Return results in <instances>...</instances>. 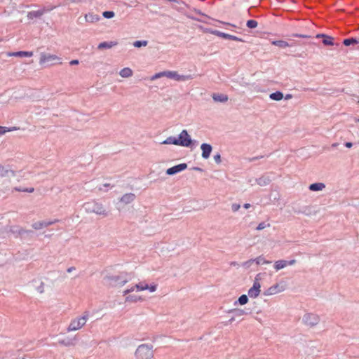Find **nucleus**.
<instances>
[{"label":"nucleus","instance_id":"obj_53","mask_svg":"<svg viewBox=\"0 0 359 359\" xmlns=\"http://www.w3.org/2000/svg\"><path fill=\"white\" fill-rule=\"evenodd\" d=\"M357 121H358V122H359V119H358V120H357Z\"/></svg>","mask_w":359,"mask_h":359},{"label":"nucleus","instance_id":"obj_11","mask_svg":"<svg viewBox=\"0 0 359 359\" xmlns=\"http://www.w3.org/2000/svg\"><path fill=\"white\" fill-rule=\"evenodd\" d=\"M208 32L212 34L216 35L217 36L224 38V39H231V40L236 41H243V39H241V38H238L233 35H231L229 34L222 32L218 30H208Z\"/></svg>","mask_w":359,"mask_h":359},{"label":"nucleus","instance_id":"obj_37","mask_svg":"<svg viewBox=\"0 0 359 359\" xmlns=\"http://www.w3.org/2000/svg\"><path fill=\"white\" fill-rule=\"evenodd\" d=\"M41 15V12L35 11V12L29 13L28 16L32 18V17H38V16H40Z\"/></svg>","mask_w":359,"mask_h":359},{"label":"nucleus","instance_id":"obj_5","mask_svg":"<svg viewBox=\"0 0 359 359\" xmlns=\"http://www.w3.org/2000/svg\"><path fill=\"white\" fill-rule=\"evenodd\" d=\"M157 289L156 284H151L149 285L147 283L142 281L135 284L130 288H128L123 292V295H126L129 293H132L135 290L137 291H144L148 290L151 292H154Z\"/></svg>","mask_w":359,"mask_h":359},{"label":"nucleus","instance_id":"obj_25","mask_svg":"<svg viewBox=\"0 0 359 359\" xmlns=\"http://www.w3.org/2000/svg\"><path fill=\"white\" fill-rule=\"evenodd\" d=\"M325 187L323 183H313L309 186V189L313 191H321Z\"/></svg>","mask_w":359,"mask_h":359},{"label":"nucleus","instance_id":"obj_45","mask_svg":"<svg viewBox=\"0 0 359 359\" xmlns=\"http://www.w3.org/2000/svg\"><path fill=\"white\" fill-rule=\"evenodd\" d=\"M292 97V95L291 94H287L285 96H284L283 98L285 100H290Z\"/></svg>","mask_w":359,"mask_h":359},{"label":"nucleus","instance_id":"obj_32","mask_svg":"<svg viewBox=\"0 0 359 359\" xmlns=\"http://www.w3.org/2000/svg\"><path fill=\"white\" fill-rule=\"evenodd\" d=\"M13 190L16 191H22V192H27V193H33L34 191V189L33 187L25 188V189H22L20 187H15L13 189Z\"/></svg>","mask_w":359,"mask_h":359},{"label":"nucleus","instance_id":"obj_33","mask_svg":"<svg viewBox=\"0 0 359 359\" xmlns=\"http://www.w3.org/2000/svg\"><path fill=\"white\" fill-rule=\"evenodd\" d=\"M148 44V41H136L133 43V46L136 48H140L142 46H146Z\"/></svg>","mask_w":359,"mask_h":359},{"label":"nucleus","instance_id":"obj_47","mask_svg":"<svg viewBox=\"0 0 359 359\" xmlns=\"http://www.w3.org/2000/svg\"><path fill=\"white\" fill-rule=\"evenodd\" d=\"M180 135H188V132L187 130H182Z\"/></svg>","mask_w":359,"mask_h":359},{"label":"nucleus","instance_id":"obj_35","mask_svg":"<svg viewBox=\"0 0 359 359\" xmlns=\"http://www.w3.org/2000/svg\"><path fill=\"white\" fill-rule=\"evenodd\" d=\"M246 25H247L248 27L251 28V29H254V28H256L257 27L258 23H257V22L256 20H248Z\"/></svg>","mask_w":359,"mask_h":359},{"label":"nucleus","instance_id":"obj_39","mask_svg":"<svg viewBox=\"0 0 359 359\" xmlns=\"http://www.w3.org/2000/svg\"><path fill=\"white\" fill-rule=\"evenodd\" d=\"M266 226V225L264 223L262 222V223L259 224V225L257 226V230H258V231L262 230Z\"/></svg>","mask_w":359,"mask_h":359},{"label":"nucleus","instance_id":"obj_30","mask_svg":"<svg viewBox=\"0 0 359 359\" xmlns=\"http://www.w3.org/2000/svg\"><path fill=\"white\" fill-rule=\"evenodd\" d=\"M323 43L326 46H333V38L329 36L325 35L323 37Z\"/></svg>","mask_w":359,"mask_h":359},{"label":"nucleus","instance_id":"obj_17","mask_svg":"<svg viewBox=\"0 0 359 359\" xmlns=\"http://www.w3.org/2000/svg\"><path fill=\"white\" fill-rule=\"evenodd\" d=\"M23 132L24 130L21 129L20 127L16 126H11V127H4V126H0V135H4L6 133H12V132Z\"/></svg>","mask_w":359,"mask_h":359},{"label":"nucleus","instance_id":"obj_8","mask_svg":"<svg viewBox=\"0 0 359 359\" xmlns=\"http://www.w3.org/2000/svg\"><path fill=\"white\" fill-rule=\"evenodd\" d=\"M168 78L176 81H186L192 79L191 75H180L176 71H168Z\"/></svg>","mask_w":359,"mask_h":359},{"label":"nucleus","instance_id":"obj_51","mask_svg":"<svg viewBox=\"0 0 359 359\" xmlns=\"http://www.w3.org/2000/svg\"><path fill=\"white\" fill-rule=\"evenodd\" d=\"M250 207V204H249V203H245L244 205V208H246V209L249 208Z\"/></svg>","mask_w":359,"mask_h":359},{"label":"nucleus","instance_id":"obj_29","mask_svg":"<svg viewBox=\"0 0 359 359\" xmlns=\"http://www.w3.org/2000/svg\"><path fill=\"white\" fill-rule=\"evenodd\" d=\"M272 44L278 46L282 48L290 46L289 43L285 41L278 40L272 41Z\"/></svg>","mask_w":359,"mask_h":359},{"label":"nucleus","instance_id":"obj_26","mask_svg":"<svg viewBox=\"0 0 359 359\" xmlns=\"http://www.w3.org/2000/svg\"><path fill=\"white\" fill-rule=\"evenodd\" d=\"M255 262L256 264H258V265L259 264H270L271 263V262L266 260L263 257L260 256V257H257L255 259L249 260L245 264H250V263H252V262Z\"/></svg>","mask_w":359,"mask_h":359},{"label":"nucleus","instance_id":"obj_44","mask_svg":"<svg viewBox=\"0 0 359 359\" xmlns=\"http://www.w3.org/2000/svg\"><path fill=\"white\" fill-rule=\"evenodd\" d=\"M294 36H297V37H301V38H308L309 37V36L307 35H303V34H294Z\"/></svg>","mask_w":359,"mask_h":359},{"label":"nucleus","instance_id":"obj_1","mask_svg":"<svg viewBox=\"0 0 359 359\" xmlns=\"http://www.w3.org/2000/svg\"><path fill=\"white\" fill-rule=\"evenodd\" d=\"M104 280L108 285L119 288L127 284L130 280V278L128 273L122 271L117 275L107 276Z\"/></svg>","mask_w":359,"mask_h":359},{"label":"nucleus","instance_id":"obj_4","mask_svg":"<svg viewBox=\"0 0 359 359\" xmlns=\"http://www.w3.org/2000/svg\"><path fill=\"white\" fill-rule=\"evenodd\" d=\"M39 64L44 67L54 65L55 64H62L61 58L56 55L41 53Z\"/></svg>","mask_w":359,"mask_h":359},{"label":"nucleus","instance_id":"obj_43","mask_svg":"<svg viewBox=\"0 0 359 359\" xmlns=\"http://www.w3.org/2000/svg\"><path fill=\"white\" fill-rule=\"evenodd\" d=\"M79 63V60H73L72 61H70L69 64L71 65H78Z\"/></svg>","mask_w":359,"mask_h":359},{"label":"nucleus","instance_id":"obj_50","mask_svg":"<svg viewBox=\"0 0 359 359\" xmlns=\"http://www.w3.org/2000/svg\"><path fill=\"white\" fill-rule=\"evenodd\" d=\"M346 147H348V148H350L352 147V143L351 142H346Z\"/></svg>","mask_w":359,"mask_h":359},{"label":"nucleus","instance_id":"obj_13","mask_svg":"<svg viewBox=\"0 0 359 359\" xmlns=\"http://www.w3.org/2000/svg\"><path fill=\"white\" fill-rule=\"evenodd\" d=\"M126 296L125 302L129 303H137L138 302H143L144 298L137 294H128Z\"/></svg>","mask_w":359,"mask_h":359},{"label":"nucleus","instance_id":"obj_7","mask_svg":"<svg viewBox=\"0 0 359 359\" xmlns=\"http://www.w3.org/2000/svg\"><path fill=\"white\" fill-rule=\"evenodd\" d=\"M162 144H173L176 145H181L184 147H189L191 144V140L190 136H178L177 138L169 137Z\"/></svg>","mask_w":359,"mask_h":359},{"label":"nucleus","instance_id":"obj_34","mask_svg":"<svg viewBox=\"0 0 359 359\" xmlns=\"http://www.w3.org/2000/svg\"><path fill=\"white\" fill-rule=\"evenodd\" d=\"M238 303L241 304V305H244L245 304L248 303V298L247 297V295L245 294H242L239 298H238Z\"/></svg>","mask_w":359,"mask_h":359},{"label":"nucleus","instance_id":"obj_14","mask_svg":"<svg viewBox=\"0 0 359 359\" xmlns=\"http://www.w3.org/2000/svg\"><path fill=\"white\" fill-rule=\"evenodd\" d=\"M285 288L283 285H280L279 284H276L270 287H269L266 292V295H273L277 293L281 292L284 291Z\"/></svg>","mask_w":359,"mask_h":359},{"label":"nucleus","instance_id":"obj_27","mask_svg":"<svg viewBox=\"0 0 359 359\" xmlns=\"http://www.w3.org/2000/svg\"><path fill=\"white\" fill-rule=\"evenodd\" d=\"M269 97L273 100L280 101L284 97V95L281 92L276 91L275 93L270 94Z\"/></svg>","mask_w":359,"mask_h":359},{"label":"nucleus","instance_id":"obj_42","mask_svg":"<svg viewBox=\"0 0 359 359\" xmlns=\"http://www.w3.org/2000/svg\"><path fill=\"white\" fill-rule=\"evenodd\" d=\"M160 78V75H159V72L158 73H156L154 75H153L151 77V81H154L156 79H158Z\"/></svg>","mask_w":359,"mask_h":359},{"label":"nucleus","instance_id":"obj_12","mask_svg":"<svg viewBox=\"0 0 359 359\" xmlns=\"http://www.w3.org/2000/svg\"><path fill=\"white\" fill-rule=\"evenodd\" d=\"M187 168V165L186 163H181L177 165H175L172 168H168L166 170V174L169 175H172L174 174H176L177 172H180L181 171H183Z\"/></svg>","mask_w":359,"mask_h":359},{"label":"nucleus","instance_id":"obj_16","mask_svg":"<svg viewBox=\"0 0 359 359\" xmlns=\"http://www.w3.org/2000/svg\"><path fill=\"white\" fill-rule=\"evenodd\" d=\"M202 150V157L203 158H208L212 151V147L209 144L203 143L201 146Z\"/></svg>","mask_w":359,"mask_h":359},{"label":"nucleus","instance_id":"obj_22","mask_svg":"<svg viewBox=\"0 0 359 359\" xmlns=\"http://www.w3.org/2000/svg\"><path fill=\"white\" fill-rule=\"evenodd\" d=\"M212 97L215 102H226L228 100V96L222 93H215Z\"/></svg>","mask_w":359,"mask_h":359},{"label":"nucleus","instance_id":"obj_24","mask_svg":"<svg viewBox=\"0 0 359 359\" xmlns=\"http://www.w3.org/2000/svg\"><path fill=\"white\" fill-rule=\"evenodd\" d=\"M133 72L129 67H125L119 72V75L122 78H130L133 76Z\"/></svg>","mask_w":359,"mask_h":359},{"label":"nucleus","instance_id":"obj_3","mask_svg":"<svg viewBox=\"0 0 359 359\" xmlns=\"http://www.w3.org/2000/svg\"><path fill=\"white\" fill-rule=\"evenodd\" d=\"M88 319V313L87 312L84 313L82 316L72 319L67 328V332H74L81 330L86 325Z\"/></svg>","mask_w":359,"mask_h":359},{"label":"nucleus","instance_id":"obj_40","mask_svg":"<svg viewBox=\"0 0 359 359\" xmlns=\"http://www.w3.org/2000/svg\"><path fill=\"white\" fill-rule=\"evenodd\" d=\"M168 71H163L159 72L160 78L161 77H167L168 78Z\"/></svg>","mask_w":359,"mask_h":359},{"label":"nucleus","instance_id":"obj_2","mask_svg":"<svg viewBox=\"0 0 359 359\" xmlns=\"http://www.w3.org/2000/svg\"><path fill=\"white\" fill-rule=\"evenodd\" d=\"M136 359H152L154 358V346L142 344L137 346L135 351Z\"/></svg>","mask_w":359,"mask_h":359},{"label":"nucleus","instance_id":"obj_9","mask_svg":"<svg viewBox=\"0 0 359 359\" xmlns=\"http://www.w3.org/2000/svg\"><path fill=\"white\" fill-rule=\"evenodd\" d=\"M261 292V285L259 282V280L256 278L253 285L252 287H250L248 290V295L251 298H256L257 297Z\"/></svg>","mask_w":359,"mask_h":359},{"label":"nucleus","instance_id":"obj_36","mask_svg":"<svg viewBox=\"0 0 359 359\" xmlns=\"http://www.w3.org/2000/svg\"><path fill=\"white\" fill-rule=\"evenodd\" d=\"M102 15L105 18H112L114 17L115 13L113 11H104L102 13Z\"/></svg>","mask_w":359,"mask_h":359},{"label":"nucleus","instance_id":"obj_6","mask_svg":"<svg viewBox=\"0 0 359 359\" xmlns=\"http://www.w3.org/2000/svg\"><path fill=\"white\" fill-rule=\"evenodd\" d=\"M85 209L88 212H93L100 215L107 216V213L103 205L96 201L86 203Z\"/></svg>","mask_w":359,"mask_h":359},{"label":"nucleus","instance_id":"obj_54","mask_svg":"<svg viewBox=\"0 0 359 359\" xmlns=\"http://www.w3.org/2000/svg\"><path fill=\"white\" fill-rule=\"evenodd\" d=\"M22 359H26V358H22Z\"/></svg>","mask_w":359,"mask_h":359},{"label":"nucleus","instance_id":"obj_46","mask_svg":"<svg viewBox=\"0 0 359 359\" xmlns=\"http://www.w3.org/2000/svg\"><path fill=\"white\" fill-rule=\"evenodd\" d=\"M296 263V260L295 259H292V260H290L289 262H287V265H293Z\"/></svg>","mask_w":359,"mask_h":359},{"label":"nucleus","instance_id":"obj_48","mask_svg":"<svg viewBox=\"0 0 359 359\" xmlns=\"http://www.w3.org/2000/svg\"><path fill=\"white\" fill-rule=\"evenodd\" d=\"M74 270H75L74 267H70V268H68L67 271L68 273H70V272L73 271Z\"/></svg>","mask_w":359,"mask_h":359},{"label":"nucleus","instance_id":"obj_19","mask_svg":"<svg viewBox=\"0 0 359 359\" xmlns=\"http://www.w3.org/2000/svg\"><path fill=\"white\" fill-rule=\"evenodd\" d=\"M8 56H15V57H32L33 55V52L32 51H18V52H12L8 53Z\"/></svg>","mask_w":359,"mask_h":359},{"label":"nucleus","instance_id":"obj_10","mask_svg":"<svg viewBox=\"0 0 359 359\" xmlns=\"http://www.w3.org/2000/svg\"><path fill=\"white\" fill-rule=\"evenodd\" d=\"M304 321L306 325L310 327H313L318 324L320 318L318 315L313 313H309L304 316Z\"/></svg>","mask_w":359,"mask_h":359},{"label":"nucleus","instance_id":"obj_38","mask_svg":"<svg viewBox=\"0 0 359 359\" xmlns=\"http://www.w3.org/2000/svg\"><path fill=\"white\" fill-rule=\"evenodd\" d=\"M241 208V205L237 203L232 204L231 209L233 212L238 211Z\"/></svg>","mask_w":359,"mask_h":359},{"label":"nucleus","instance_id":"obj_18","mask_svg":"<svg viewBox=\"0 0 359 359\" xmlns=\"http://www.w3.org/2000/svg\"><path fill=\"white\" fill-rule=\"evenodd\" d=\"M57 222V219H55L54 221L47 222H38L33 224L32 226L35 229H41L43 227H47L51 224H53Z\"/></svg>","mask_w":359,"mask_h":359},{"label":"nucleus","instance_id":"obj_20","mask_svg":"<svg viewBox=\"0 0 359 359\" xmlns=\"http://www.w3.org/2000/svg\"><path fill=\"white\" fill-rule=\"evenodd\" d=\"M135 198V195L132 193H128L124 194L120 199V201L125 203L128 204L133 202Z\"/></svg>","mask_w":359,"mask_h":359},{"label":"nucleus","instance_id":"obj_23","mask_svg":"<svg viewBox=\"0 0 359 359\" xmlns=\"http://www.w3.org/2000/svg\"><path fill=\"white\" fill-rule=\"evenodd\" d=\"M117 44H118V43L116 41H110V42L104 41V42L100 43L98 45L97 48L100 50L109 49L114 46H116Z\"/></svg>","mask_w":359,"mask_h":359},{"label":"nucleus","instance_id":"obj_31","mask_svg":"<svg viewBox=\"0 0 359 359\" xmlns=\"http://www.w3.org/2000/svg\"><path fill=\"white\" fill-rule=\"evenodd\" d=\"M344 44L345 46H350L351 44H355V43H359V40H357L355 39H353V38H351V39H346L345 40H344Z\"/></svg>","mask_w":359,"mask_h":359},{"label":"nucleus","instance_id":"obj_41","mask_svg":"<svg viewBox=\"0 0 359 359\" xmlns=\"http://www.w3.org/2000/svg\"><path fill=\"white\" fill-rule=\"evenodd\" d=\"M214 159L217 163H219L221 162V156L219 154H217L214 156Z\"/></svg>","mask_w":359,"mask_h":359},{"label":"nucleus","instance_id":"obj_28","mask_svg":"<svg viewBox=\"0 0 359 359\" xmlns=\"http://www.w3.org/2000/svg\"><path fill=\"white\" fill-rule=\"evenodd\" d=\"M287 266V262L285 260H278L274 264V268L276 271L280 270Z\"/></svg>","mask_w":359,"mask_h":359},{"label":"nucleus","instance_id":"obj_52","mask_svg":"<svg viewBox=\"0 0 359 359\" xmlns=\"http://www.w3.org/2000/svg\"><path fill=\"white\" fill-rule=\"evenodd\" d=\"M238 311H239V314L240 315L244 314V311L243 310H238Z\"/></svg>","mask_w":359,"mask_h":359},{"label":"nucleus","instance_id":"obj_15","mask_svg":"<svg viewBox=\"0 0 359 359\" xmlns=\"http://www.w3.org/2000/svg\"><path fill=\"white\" fill-rule=\"evenodd\" d=\"M15 172L13 170L8 169L4 165H0V177L6 178L9 177H14Z\"/></svg>","mask_w":359,"mask_h":359},{"label":"nucleus","instance_id":"obj_21","mask_svg":"<svg viewBox=\"0 0 359 359\" xmlns=\"http://www.w3.org/2000/svg\"><path fill=\"white\" fill-rule=\"evenodd\" d=\"M85 20L88 22L95 23L100 20V18L98 15L94 14L93 13H89L85 15Z\"/></svg>","mask_w":359,"mask_h":359},{"label":"nucleus","instance_id":"obj_49","mask_svg":"<svg viewBox=\"0 0 359 359\" xmlns=\"http://www.w3.org/2000/svg\"><path fill=\"white\" fill-rule=\"evenodd\" d=\"M325 36V34H317L316 35V38H320V37H324Z\"/></svg>","mask_w":359,"mask_h":359}]
</instances>
